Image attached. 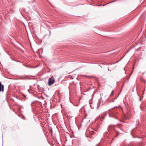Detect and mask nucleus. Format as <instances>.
<instances>
[{"mask_svg":"<svg viewBox=\"0 0 146 146\" xmlns=\"http://www.w3.org/2000/svg\"><path fill=\"white\" fill-rule=\"evenodd\" d=\"M55 79L54 78L53 76H51L48 79V84L49 86L52 85L54 82Z\"/></svg>","mask_w":146,"mask_h":146,"instance_id":"2","label":"nucleus"},{"mask_svg":"<svg viewBox=\"0 0 146 146\" xmlns=\"http://www.w3.org/2000/svg\"><path fill=\"white\" fill-rule=\"evenodd\" d=\"M101 102L100 100L98 101V103L97 104V109H98L100 106L102 105V104H101Z\"/></svg>","mask_w":146,"mask_h":146,"instance_id":"4","label":"nucleus"},{"mask_svg":"<svg viewBox=\"0 0 146 146\" xmlns=\"http://www.w3.org/2000/svg\"><path fill=\"white\" fill-rule=\"evenodd\" d=\"M141 145V144H140L139 145V146H140Z\"/></svg>","mask_w":146,"mask_h":146,"instance_id":"14","label":"nucleus"},{"mask_svg":"<svg viewBox=\"0 0 146 146\" xmlns=\"http://www.w3.org/2000/svg\"><path fill=\"white\" fill-rule=\"evenodd\" d=\"M114 1H113L111 2H110L109 3H107V4H105V5H103V6H104V5H106V4H109V3H112V2H114Z\"/></svg>","mask_w":146,"mask_h":146,"instance_id":"7","label":"nucleus"},{"mask_svg":"<svg viewBox=\"0 0 146 146\" xmlns=\"http://www.w3.org/2000/svg\"><path fill=\"white\" fill-rule=\"evenodd\" d=\"M128 146H133V145H129Z\"/></svg>","mask_w":146,"mask_h":146,"instance_id":"11","label":"nucleus"},{"mask_svg":"<svg viewBox=\"0 0 146 146\" xmlns=\"http://www.w3.org/2000/svg\"><path fill=\"white\" fill-rule=\"evenodd\" d=\"M113 90L111 92V93L110 95V96H113Z\"/></svg>","mask_w":146,"mask_h":146,"instance_id":"6","label":"nucleus"},{"mask_svg":"<svg viewBox=\"0 0 146 146\" xmlns=\"http://www.w3.org/2000/svg\"><path fill=\"white\" fill-rule=\"evenodd\" d=\"M107 132H105L104 133V136H107Z\"/></svg>","mask_w":146,"mask_h":146,"instance_id":"8","label":"nucleus"},{"mask_svg":"<svg viewBox=\"0 0 146 146\" xmlns=\"http://www.w3.org/2000/svg\"><path fill=\"white\" fill-rule=\"evenodd\" d=\"M3 92L4 91V86L2 84L1 82H0V92L1 91Z\"/></svg>","mask_w":146,"mask_h":146,"instance_id":"3","label":"nucleus"},{"mask_svg":"<svg viewBox=\"0 0 146 146\" xmlns=\"http://www.w3.org/2000/svg\"><path fill=\"white\" fill-rule=\"evenodd\" d=\"M99 125H97L96 127V128L95 130L96 131H98V130L99 129Z\"/></svg>","mask_w":146,"mask_h":146,"instance_id":"5","label":"nucleus"},{"mask_svg":"<svg viewBox=\"0 0 146 146\" xmlns=\"http://www.w3.org/2000/svg\"><path fill=\"white\" fill-rule=\"evenodd\" d=\"M94 133V132H93V131L92 132H91V134H92V133Z\"/></svg>","mask_w":146,"mask_h":146,"instance_id":"13","label":"nucleus"},{"mask_svg":"<svg viewBox=\"0 0 146 146\" xmlns=\"http://www.w3.org/2000/svg\"><path fill=\"white\" fill-rule=\"evenodd\" d=\"M110 126H109L108 127V131H109L110 130Z\"/></svg>","mask_w":146,"mask_h":146,"instance_id":"9","label":"nucleus"},{"mask_svg":"<svg viewBox=\"0 0 146 146\" xmlns=\"http://www.w3.org/2000/svg\"><path fill=\"white\" fill-rule=\"evenodd\" d=\"M110 110H109V116L110 117L114 118V119L117 118V116L115 115V111H110Z\"/></svg>","mask_w":146,"mask_h":146,"instance_id":"1","label":"nucleus"},{"mask_svg":"<svg viewBox=\"0 0 146 146\" xmlns=\"http://www.w3.org/2000/svg\"><path fill=\"white\" fill-rule=\"evenodd\" d=\"M89 77H90V78H91V77H92V76H89Z\"/></svg>","mask_w":146,"mask_h":146,"instance_id":"15","label":"nucleus"},{"mask_svg":"<svg viewBox=\"0 0 146 146\" xmlns=\"http://www.w3.org/2000/svg\"><path fill=\"white\" fill-rule=\"evenodd\" d=\"M133 130H132V131H131V134L132 135V133H133Z\"/></svg>","mask_w":146,"mask_h":146,"instance_id":"10","label":"nucleus"},{"mask_svg":"<svg viewBox=\"0 0 146 146\" xmlns=\"http://www.w3.org/2000/svg\"><path fill=\"white\" fill-rule=\"evenodd\" d=\"M125 119H127V117H125Z\"/></svg>","mask_w":146,"mask_h":146,"instance_id":"12","label":"nucleus"}]
</instances>
